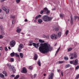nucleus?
Listing matches in <instances>:
<instances>
[{
	"instance_id": "nucleus-55",
	"label": "nucleus",
	"mask_w": 79,
	"mask_h": 79,
	"mask_svg": "<svg viewBox=\"0 0 79 79\" xmlns=\"http://www.w3.org/2000/svg\"><path fill=\"white\" fill-rule=\"evenodd\" d=\"M32 44L31 43V44H28V45L29 46H32Z\"/></svg>"
},
{
	"instance_id": "nucleus-47",
	"label": "nucleus",
	"mask_w": 79,
	"mask_h": 79,
	"mask_svg": "<svg viewBox=\"0 0 79 79\" xmlns=\"http://www.w3.org/2000/svg\"><path fill=\"white\" fill-rule=\"evenodd\" d=\"M3 74H5L6 73V72L5 71H3L2 72Z\"/></svg>"
},
{
	"instance_id": "nucleus-59",
	"label": "nucleus",
	"mask_w": 79,
	"mask_h": 79,
	"mask_svg": "<svg viewBox=\"0 0 79 79\" xmlns=\"http://www.w3.org/2000/svg\"><path fill=\"white\" fill-rule=\"evenodd\" d=\"M37 76V75L36 74H35L34 75V77L35 78V77Z\"/></svg>"
},
{
	"instance_id": "nucleus-13",
	"label": "nucleus",
	"mask_w": 79,
	"mask_h": 79,
	"mask_svg": "<svg viewBox=\"0 0 79 79\" xmlns=\"http://www.w3.org/2000/svg\"><path fill=\"white\" fill-rule=\"evenodd\" d=\"M19 47L20 48H23V44H20Z\"/></svg>"
},
{
	"instance_id": "nucleus-22",
	"label": "nucleus",
	"mask_w": 79,
	"mask_h": 79,
	"mask_svg": "<svg viewBox=\"0 0 79 79\" xmlns=\"http://www.w3.org/2000/svg\"><path fill=\"white\" fill-rule=\"evenodd\" d=\"M15 54L14 52H13V53H12L10 54V56L12 57L15 56Z\"/></svg>"
},
{
	"instance_id": "nucleus-62",
	"label": "nucleus",
	"mask_w": 79,
	"mask_h": 79,
	"mask_svg": "<svg viewBox=\"0 0 79 79\" xmlns=\"http://www.w3.org/2000/svg\"><path fill=\"white\" fill-rule=\"evenodd\" d=\"M12 18H13V19L15 18V16H13L12 17Z\"/></svg>"
},
{
	"instance_id": "nucleus-38",
	"label": "nucleus",
	"mask_w": 79,
	"mask_h": 79,
	"mask_svg": "<svg viewBox=\"0 0 79 79\" xmlns=\"http://www.w3.org/2000/svg\"><path fill=\"white\" fill-rule=\"evenodd\" d=\"M10 61L11 62H13V61H14V59L13 58H12L10 59Z\"/></svg>"
},
{
	"instance_id": "nucleus-63",
	"label": "nucleus",
	"mask_w": 79,
	"mask_h": 79,
	"mask_svg": "<svg viewBox=\"0 0 79 79\" xmlns=\"http://www.w3.org/2000/svg\"><path fill=\"white\" fill-rule=\"evenodd\" d=\"M11 76L12 77H15V76L14 75H12Z\"/></svg>"
},
{
	"instance_id": "nucleus-21",
	"label": "nucleus",
	"mask_w": 79,
	"mask_h": 79,
	"mask_svg": "<svg viewBox=\"0 0 79 79\" xmlns=\"http://www.w3.org/2000/svg\"><path fill=\"white\" fill-rule=\"evenodd\" d=\"M19 77V75H18L15 77H14V79H18Z\"/></svg>"
},
{
	"instance_id": "nucleus-24",
	"label": "nucleus",
	"mask_w": 79,
	"mask_h": 79,
	"mask_svg": "<svg viewBox=\"0 0 79 79\" xmlns=\"http://www.w3.org/2000/svg\"><path fill=\"white\" fill-rule=\"evenodd\" d=\"M64 59L65 60H68L69 58L68 57H64Z\"/></svg>"
},
{
	"instance_id": "nucleus-33",
	"label": "nucleus",
	"mask_w": 79,
	"mask_h": 79,
	"mask_svg": "<svg viewBox=\"0 0 79 79\" xmlns=\"http://www.w3.org/2000/svg\"><path fill=\"white\" fill-rule=\"evenodd\" d=\"M72 50V48H69L68 49V52H70V51H71Z\"/></svg>"
},
{
	"instance_id": "nucleus-29",
	"label": "nucleus",
	"mask_w": 79,
	"mask_h": 79,
	"mask_svg": "<svg viewBox=\"0 0 79 79\" xmlns=\"http://www.w3.org/2000/svg\"><path fill=\"white\" fill-rule=\"evenodd\" d=\"M32 44H33V46L34 47H35V48H36V44L33 43H32Z\"/></svg>"
},
{
	"instance_id": "nucleus-44",
	"label": "nucleus",
	"mask_w": 79,
	"mask_h": 79,
	"mask_svg": "<svg viewBox=\"0 0 79 79\" xmlns=\"http://www.w3.org/2000/svg\"><path fill=\"white\" fill-rule=\"evenodd\" d=\"M3 36H2V35H0V39H3Z\"/></svg>"
},
{
	"instance_id": "nucleus-12",
	"label": "nucleus",
	"mask_w": 79,
	"mask_h": 79,
	"mask_svg": "<svg viewBox=\"0 0 79 79\" xmlns=\"http://www.w3.org/2000/svg\"><path fill=\"white\" fill-rule=\"evenodd\" d=\"M37 58H38V56H37V55L36 54L34 56L35 60H37Z\"/></svg>"
},
{
	"instance_id": "nucleus-30",
	"label": "nucleus",
	"mask_w": 79,
	"mask_h": 79,
	"mask_svg": "<svg viewBox=\"0 0 79 79\" xmlns=\"http://www.w3.org/2000/svg\"><path fill=\"white\" fill-rule=\"evenodd\" d=\"M2 9L3 10H4V11H6V8H5V7H3L2 8Z\"/></svg>"
},
{
	"instance_id": "nucleus-25",
	"label": "nucleus",
	"mask_w": 79,
	"mask_h": 79,
	"mask_svg": "<svg viewBox=\"0 0 79 79\" xmlns=\"http://www.w3.org/2000/svg\"><path fill=\"white\" fill-rule=\"evenodd\" d=\"M60 47L58 49H57L56 53V54H57V53L58 52H59V50H60Z\"/></svg>"
},
{
	"instance_id": "nucleus-16",
	"label": "nucleus",
	"mask_w": 79,
	"mask_h": 79,
	"mask_svg": "<svg viewBox=\"0 0 79 79\" xmlns=\"http://www.w3.org/2000/svg\"><path fill=\"white\" fill-rule=\"evenodd\" d=\"M21 29H17L16 30L17 32H18V33H19L20 32H21Z\"/></svg>"
},
{
	"instance_id": "nucleus-40",
	"label": "nucleus",
	"mask_w": 79,
	"mask_h": 79,
	"mask_svg": "<svg viewBox=\"0 0 79 79\" xmlns=\"http://www.w3.org/2000/svg\"><path fill=\"white\" fill-rule=\"evenodd\" d=\"M29 69L30 70H32V66H30L29 67Z\"/></svg>"
},
{
	"instance_id": "nucleus-53",
	"label": "nucleus",
	"mask_w": 79,
	"mask_h": 79,
	"mask_svg": "<svg viewBox=\"0 0 79 79\" xmlns=\"http://www.w3.org/2000/svg\"><path fill=\"white\" fill-rule=\"evenodd\" d=\"M61 74L62 76H63V73L62 72H61Z\"/></svg>"
},
{
	"instance_id": "nucleus-60",
	"label": "nucleus",
	"mask_w": 79,
	"mask_h": 79,
	"mask_svg": "<svg viewBox=\"0 0 79 79\" xmlns=\"http://www.w3.org/2000/svg\"><path fill=\"white\" fill-rule=\"evenodd\" d=\"M53 19V17H50V20H52Z\"/></svg>"
},
{
	"instance_id": "nucleus-32",
	"label": "nucleus",
	"mask_w": 79,
	"mask_h": 79,
	"mask_svg": "<svg viewBox=\"0 0 79 79\" xmlns=\"http://www.w3.org/2000/svg\"><path fill=\"white\" fill-rule=\"evenodd\" d=\"M68 32H69V31L67 30L65 33V35H68Z\"/></svg>"
},
{
	"instance_id": "nucleus-52",
	"label": "nucleus",
	"mask_w": 79,
	"mask_h": 79,
	"mask_svg": "<svg viewBox=\"0 0 79 79\" xmlns=\"http://www.w3.org/2000/svg\"><path fill=\"white\" fill-rule=\"evenodd\" d=\"M33 42V41H30L29 42V43H30V44H32Z\"/></svg>"
},
{
	"instance_id": "nucleus-39",
	"label": "nucleus",
	"mask_w": 79,
	"mask_h": 79,
	"mask_svg": "<svg viewBox=\"0 0 79 79\" xmlns=\"http://www.w3.org/2000/svg\"><path fill=\"white\" fill-rule=\"evenodd\" d=\"M16 1L17 3H19L21 0H16Z\"/></svg>"
},
{
	"instance_id": "nucleus-42",
	"label": "nucleus",
	"mask_w": 79,
	"mask_h": 79,
	"mask_svg": "<svg viewBox=\"0 0 79 79\" xmlns=\"http://www.w3.org/2000/svg\"><path fill=\"white\" fill-rule=\"evenodd\" d=\"M15 21L14 20H12V23L13 24H15Z\"/></svg>"
},
{
	"instance_id": "nucleus-8",
	"label": "nucleus",
	"mask_w": 79,
	"mask_h": 79,
	"mask_svg": "<svg viewBox=\"0 0 79 79\" xmlns=\"http://www.w3.org/2000/svg\"><path fill=\"white\" fill-rule=\"evenodd\" d=\"M44 12H46L47 14H48L50 12L48 10V9L47 8H45L44 9Z\"/></svg>"
},
{
	"instance_id": "nucleus-2",
	"label": "nucleus",
	"mask_w": 79,
	"mask_h": 79,
	"mask_svg": "<svg viewBox=\"0 0 79 79\" xmlns=\"http://www.w3.org/2000/svg\"><path fill=\"white\" fill-rule=\"evenodd\" d=\"M58 36L55 34H53L51 36V38L52 39H54L55 40H56L57 38H60V37H61V32H59L58 33Z\"/></svg>"
},
{
	"instance_id": "nucleus-20",
	"label": "nucleus",
	"mask_w": 79,
	"mask_h": 79,
	"mask_svg": "<svg viewBox=\"0 0 79 79\" xmlns=\"http://www.w3.org/2000/svg\"><path fill=\"white\" fill-rule=\"evenodd\" d=\"M39 42L40 43H44L45 42V41L42 40H39Z\"/></svg>"
},
{
	"instance_id": "nucleus-7",
	"label": "nucleus",
	"mask_w": 79,
	"mask_h": 79,
	"mask_svg": "<svg viewBox=\"0 0 79 79\" xmlns=\"http://www.w3.org/2000/svg\"><path fill=\"white\" fill-rule=\"evenodd\" d=\"M70 23H71V24H73L74 20H73V16L71 15L70 16Z\"/></svg>"
},
{
	"instance_id": "nucleus-43",
	"label": "nucleus",
	"mask_w": 79,
	"mask_h": 79,
	"mask_svg": "<svg viewBox=\"0 0 79 79\" xmlns=\"http://www.w3.org/2000/svg\"><path fill=\"white\" fill-rule=\"evenodd\" d=\"M79 66H77L76 68V70H77V69H79Z\"/></svg>"
},
{
	"instance_id": "nucleus-19",
	"label": "nucleus",
	"mask_w": 79,
	"mask_h": 79,
	"mask_svg": "<svg viewBox=\"0 0 79 79\" xmlns=\"http://www.w3.org/2000/svg\"><path fill=\"white\" fill-rule=\"evenodd\" d=\"M39 66H41V64L40 63V60H39L37 62Z\"/></svg>"
},
{
	"instance_id": "nucleus-1",
	"label": "nucleus",
	"mask_w": 79,
	"mask_h": 79,
	"mask_svg": "<svg viewBox=\"0 0 79 79\" xmlns=\"http://www.w3.org/2000/svg\"><path fill=\"white\" fill-rule=\"evenodd\" d=\"M39 49L40 52L42 53H46L49 51V46L46 43L41 44Z\"/></svg>"
},
{
	"instance_id": "nucleus-50",
	"label": "nucleus",
	"mask_w": 79,
	"mask_h": 79,
	"mask_svg": "<svg viewBox=\"0 0 79 79\" xmlns=\"http://www.w3.org/2000/svg\"><path fill=\"white\" fill-rule=\"evenodd\" d=\"M5 50L6 51H7L8 50V49L7 48V47H5Z\"/></svg>"
},
{
	"instance_id": "nucleus-51",
	"label": "nucleus",
	"mask_w": 79,
	"mask_h": 79,
	"mask_svg": "<svg viewBox=\"0 0 79 79\" xmlns=\"http://www.w3.org/2000/svg\"><path fill=\"white\" fill-rule=\"evenodd\" d=\"M59 30V29L58 28H56L55 29V31H58Z\"/></svg>"
},
{
	"instance_id": "nucleus-61",
	"label": "nucleus",
	"mask_w": 79,
	"mask_h": 79,
	"mask_svg": "<svg viewBox=\"0 0 79 79\" xmlns=\"http://www.w3.org/2000/svg\"><path fill=\"white\" fill-rule=\"evenodd\" d=\"M18 51L19 52H21V49H20L19 48L18 49Z\"/></svg>"
},
{
	"instance_id": "nucleus-46",
	"label": "nucleus",
	"mask_w": 79,
	"mask_h": 79,
	"mask_svg": "<svg viewBox=\"0 0 79 79\" xmlns=\"http://www.w3.org/2000/svg\"><path fill=\"white\" fill-rule=\"evenodd\" d=\"M44 13V10H42L40 12V13L41 14H43V13Z\"/></svg>"
},
{
	"instance_id": "nucleus-57",
	"label": "nucleus",
	"mask_w": 79,
	"mask_h": 79,
	"mask_svg": "<svg viewBox=\"0 0 79 79\" xmlns=\"http://www.w3.org/2000/svg\"><path fill=\"white\" fill-rule=\"evenodd\" d=\"M24 21L25 22H27V19H26L25 20H24Z\"/></svg>"
},
{
	"instance_id": "nucleus-41",
	"label": "nucleus",
	"mask_w": 79,
	"mask_h": 79,
	"mask_svg": "<svg viewBox=\"0 0 79 79\" xmlns=\"http://www.w3.org/2000/svg\"><path fill=\"white\" fill-rule=\"evenodd\" d=\"M1 34H2L3 35L5 34V32L3 31H2V32H1Z\"/></svg>"
},
{
	"instance_id": "nucleus-34",
	"label": "nucleus",
	"mask_w": 79,
	"mask_h": 79,
	"mask_svg": "<svg viewBox=\"0 0 79 79\" xmlns=\"http://www.w3.org/2000/svg\"><path fill=\"white\" fill-rule=\"evenodd\" d=\"M39 44H36V48H38V47H39Z\"/></svg>"
},
{
	"instance_id": "nucleus-56",
	"label": "nucleus",
	"mask_w": 79,
	"mask_h": 79,
	"mask_svg": "<svg viewBox=\"0 0 79 79\" xmlns=\"http://www.w3.org/2000/svg\"><path fill=\"white\" fill-rule=\"evenodd\" d=\"M39 18L37 16H36L35 18V19H37Z\"/></svg>"
},
{
	"instance_id": "nucleus-6",
	"label": "nucleus",
	"mask_w": 79,
	"mask_h": 79,
	"mask_svg": "<svg viewBox=\"0 0 79 79\" xmlns=\"http://www.w3.org/2000/svg\"><path fill=\"white\" fill-rule=\"evenodd\" d=\"M21 72L22 73H27V69H25V68H23V70H21Z\"/></svg>"
},
{
	"instance_id": "nucleus-11",
	"label": "nucleus",
	"mask_w": 79,
	"mask_h": 79,
	"mask_svg": "<svg viewBox=\"0 0 79 79\" xmlns=\"http://www.w3.org/2000/svg\"><path fill=\"white\" fill-rule=\"evenodd\" d=\"M11 69H12L13 72L14 73L16 71V70L15 69V67H12Z\"/></svg>"
},
{
	"instance_id": "nucleus-4",
	"label": "nucleus",
	"mask_w": 79,
	"mask_h": 79,
	"mask_svg": "<svg viewBox=\"0 0 79 79\" xmlns=\"http://www.w3.org/2000/svg\"><path fill=\"white\" fill-rule=\"evenodd\" d=\"M43 20L44 22H48L50 21V18L47 15H44L43 17Z\"/></svg>"
},
{
	"instance_id": "nucleus-49",
	"label": "nucleus",
	"mask_w": 79,
	"mask_h": 79,
	"mask_svg": "<svg viewBox=\"0 0 79 79\" xmlns=\"http://www.w3.org/2000/svg\"><path fill=\"white\" fill-rule=\"evenodd\" d=\"M60 17H63V15H62V14H60Z\"/></svg>"
},
{
	"instance_id": "nucleus-31",
	"label": "nucleus",
	"mask_w": 79,
	"mask_h": 79,
	"mask_svg": "<svg viewBox=\"0 0 79 79\" xmlns=\"http://www.w3.org/2000/svg\"><path fill=\"white\" fill-rule=\"evenodd\" d=\"M15 56L16 57H19V55L18 54H17V53H16L15 54Z\"/></svg>"
},
{
	"instance_id": "nucleus-35",
	"label": "nucleus",
	"mask_w": 79,
	"mask_h": 79,
	"mask_svg": "<svg viewBox=\"0 0 79 79\" xmlns=\"http://www.w3.org/2000/svg\"><path fill=\"white\" fill-rule=\"evenodd\" d=\"M79 74H78L76 77V79H79Z\"/></svg>"
},
{
	"instance_id": "nucleus-28",
	"label": "nucleus",
	"mask_w": 79,
	"mask_h": 79,
	"mask_svg": "<svg viewBox=\"0 0 79 79\" xmlns=\"http://www.w3.org/2000/svg\"><path fill=\"white\" fill-rule=\"evenodd\" d=\"M70 64H73L74 60H72V61H70Z\"/></svg>"
},
{
	"instance_id": "nucleus-10",
	"label": "nucleus",
	"mask_w": 79,
	"mask_h": 79,
	"mask_svg": "<svg viewBox=\"0 0 79 79\" xmlns=\"http://www.w3.org/2000/svg\"><path fill=\"white\" fill-rule=\"evenodd\" d=\"M54 76V74L53 73H51V76H50V79H53V76Z\"/></svg>"
},
{
	"instance_id": "nucleus-5",
	"label": "nucleus",
	"mask_w": 79,
	"mask_h": 79,
	"mask_svg": "<svg viewBox=\"0 0 79 79\" xmlns=\"http://www.w3.org/2000/svg\"><path fill=\"white\" fill-rule=\"evenodd\" d=\"M15 40H12L10 43V47H13L14 46H15Z\"/></svg>"
},
{
	"instance_id": "nucleus-9",
	"label": "nucleus",
	"mask_w": 79,
	"mask_h": 79,
	"mask_svg": "<svg viewBox=\"0 0 79 79\" xmlns=\"http://www.w3.org/2000/svg\"><path fill=\"white\" fill-rule=\"evenodd\" d=\"M78 60L76 59L74 62L73 65H77L78 64Z\"/></svg>"
},
{
	"instance_id": "nucleus-64",
	"label": "nucleus",
	"mask_w": 79,
	"mask_h": 79,
	"mask_svg": "<svg viewBox=\"0 0 79 79\" xmlns=\"http://www.w3.org/2000/svg\"><path fill=\"white\" fill-rule=\"evenodd\" d=\"M55 9H56V8H54L53 9H52V10H55Z\"/></svg>"
},
{
	"instance_id": "nucleus-15",
	"label": "nucleus",
	"mask_w": 79,
	"mask_h": 79,
	"mask_svg": "<svg viewBox=\"0 0 79 79\" xmlns=\"http://www.w3.org/2000/svg\"><path fill=\"white\" fill-rule=\"evenodd\" d=\"M20 56L21 58H23V53H19Z\"/></svg>"
},
{
	"instance_id": "nucleus-18",
	"label": "nucleus",
	"mask_w": 79,
	"mask_h": 79,
	"mask_svg": "<svg viewBox=\"0 0 79 79\" xmlns=\"http://www.w3.org/2000/svg\"><path fill=\"white\" fill-rule=\"evenodd\" d=\"M38 22L39 23H42V20L41 19H39L38 20Z\"/></svg>"
},
{
	"instance_id": "nucleus-26",
	"label": "nucleus",
	"mask_w": 79,
	"mask_h": 79,
	"mask_svg": "<svg viewBox=\"0 0 79 79\" xmlns=\"http://www.w3.org/2000/svg\"><path fill=\"white\" fill-rule=\"evenodd\" d=\"M74 18L75 20H76L77 18H78V16H74Z\"/></svg>"
},
{
	"instance_id": "nucleus-48",
	"label": "nucleus",
	"mask_w": 79,
	"mask_h": 79,
	"mask_svg": "<svg viewBox=\"0 0 79 79\" xmlns=\"http://www.w3.org/2000/svg\"><path fill=\"white\" fill-rule=\"evenodd\" d=\"M6 0H1V2H3L5 1H6Z\"/></svg>"
},
{
	"instance_id": "nucleus-3",
	"label": "nucleus",
	"mask_w": 79,
	"mask_h": 79,
	"mask_svg": "<svg viewBox=\"0 0 79 79\" xmlns=\"http://www.w3.org/2000/svg\"><path fill=\"white\" fill-rule=\"evenodd\" d=\"M70 56H71L70 57L71 60L73 59V58H76V57L77 56V54L76 52H74L73 53H71L70 54Z\"/></svg>"
},
{
	"instance_id": "nucleus-14",
	"label": "nucleus",
	"mask_w": 79,
	"mask_h": 79,
	"mask_svg": "<svg viewBox=\"0 0 79 79\" xmlns=\"http://www.w3.org/2000/svg\"><path fill=\"white\" fill-rule=\"evenodd\" d=\"M69 67H71V65L70 64H67L65 66V68H69Z\"/></svg>"
},
{
	"instance_id": "nucleus-17",
	"label": "nucleus",
	"mask_w": 79,
	"mask_h": 79,
	"mask_svg": "<svg viewBox=\"0 0 79 79\" xmlns=\"http://www.w3.org/2000/svg\"><path fill=\"white\" fill-rule=\"evenodd\" d=\"M0 77H2V78H4L5 77V76L2 73L0 74Z\"/></svg>"
},
{
	"instance_id": "nucleus-58",
	"label": "nucleus",
	"mask_w": 79,
	"mask_h": 79,
	"mask_svg": "<svg viewBox=\"0 0 79 79\" xmlns=\"http://www.w3.org/2000/svg\"><path fill=\"white\" fill-rule=\"evenodd\" d=\"M5 76L6 77V76H7V73H6L5 74Z\"/></svg>"
},
{
	"instance_id": "nucleus-23",
	"label": "nucleus",
	"mask_w": 79,
	"mask_h": 79,
	"mask_svg": "<svg viewBox=\"0 0 79 79\" xmlns=\"http://www.w3.org/2000/svg\"><path fill=\"white\" fill-rule=\"evenodd\" d=\"M53 48L52 47L50 46V51L51 52L52 50H53Z\"/></svg>"
},
{
	"instance_id": "nucleus-45",
	"label": "nucleus",
	"mask_w": 79,
	"mask_h": 79,
	"mask_svg": "<svg viewBox=\"0 0 79 79\" xmlns=\"http://www.w3.org/2000/svg\"><path fill=\"white\" fill-rule=\"evenodd\" d=\"M38 18H40L42 16V15H37V16Z\"/></svg>"
},
{
	"instance_id": "nucleus-54",
	"label": "nucleus",
	"mask_w": 79,
	"mask_h": 79,
	"mask_svg": "<svg viewBox=\"0 0 79 79\" xmlns=\"http://www.w3.org/2000/svg\"><path fill=\"white\" fill-rule=\"evenodd\" d=\"M0 50H3V48L2 47H0Z\"/></svg>"
},
{
	"instance_id": "nucleus-37",
	"label": "nucleus",
	"mask_w": 79,
	"mask_h": 79,
	"mask_svg": "<svg viewBox=\"0 0 79 79\" xmlns=\"http://www.w3.org/2000/svg\"><path fill=\"white\" fill-rule=\"evenodd\" d=\"M1 29V31H2L3 29V27L2 26H0V29Z\"/></svg>"
},
{
	"instance_id": "nucleus-36",
	"label": "nucleus",
	"mask_w": 79,
	"mask_h": 79,
	"mask_svg": "<svg viewBox=\"0 0 79 79\" xmlns=\"http://www.w3.org/2000/svg\"><path fill=\"white\" fill-rule=\"evenodd\" d=\"M63 63V61H59V64H61Z\"/></svg>"
},
{
	"instance_id": "nucleus-27",
	"label": "nucleus",
	"mask_w": 79,
	"mask_h": 79,
	"mask_svg": "<svg viewBox=\"0 0 79 79\" xmlns=\"http://www.w3.org/2000/svg\"><path fill=\"white\" fill-rule=\"evenodd\" d=\"M6 13H9V9H6Z\"/></svg>"
}]
</instances>
